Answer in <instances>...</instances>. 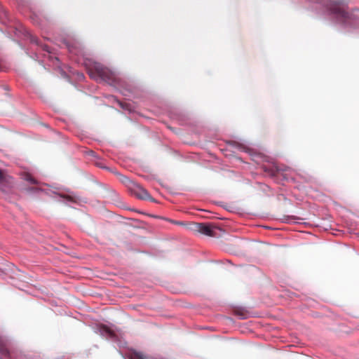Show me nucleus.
Instances as JSON below:
<instances>
[{
    "instance_id": "obj_4",
    "label": "nucleus",
    "mask_w": 359,
    "mask_h": 359,
    "mask_svg": "<svg viewBox=\"0 0 359 359\" xmlns=\"http://www.w3.org/2000/svg\"><path fill=\"white\" fill-rule=\"evenodd\" d=\"M129 190L132 195L135 196L139 199L155 201L154 198L151 196L147 190L139 184L131 182L129 185Z\"/></svg>"
},
{
    "instance_id": "obj_3",
    "label": "nucleus",
    "mask_w": 359,
    "mask_h": 359,
    "mask_svg": "<svg viewBox=\"0 0 359 359\" xmlns=\"http://www.w3.org/2000/svg\"><path fill=\"white\" fill-rule=\"evenodd\" d=\"M190 229L196 233H200L205 236L215 237L216 236L215 230L219 229L215 226L206 223L193 222L190 224Z\"/></svg>"
},
{
    "instance_id": "obj_1",
    "label": "nucleus",
    "mask_w": 359,
    "mask_h": 359,
    "mask_svg": "<svg viewBox=\"0 0 359 359\" xmlns=\"http://www.w3.org/2000/svg\"><path fill=\"white\" fill-rule=\"evenodd\" d=\"M327 6L344 23L351 24L352 20L359 19V10L349 13L346 11L347 5L343 1H330Z\"/></svg>"
},
{
    "instance_id": "obj_9",
    "label": "nucleus",
    "mask_w": 359,
    "mask_h": 359,
    "mask_svg": "<svg viewBox=\"0 0 359 359\" xmlns=\"http://www.w3.org/2000/svg\"><path fill=\"white\" fill-rule=\"evenodd\" d=\"M84 67H100V64L97 62L91 61L90 60H88V61L86 62Z\"/></svg>"
},
{
    "instance_id": "obj_8",
    "label": "nucleus",
    "mask_w": 359,
    "mask_h": 359,
    "mask_svg": "<svg viewBox=\"0 0 359 359\" xmlns=\"http://www.w3.org/2000/svg\"><path fill=\"white\" fill-rule=\"evenodd\" d=\"M99 330L102 334L105 333V334H108L109 336H112L114 334L113 331L109 327H108L107 326L104 325H102L101 326L100 325L99 326Z\"/></svg>"
},
{
    "instance_id": "obj_11",
    "label": "nucleus",
    "mask_w": 359,
    "mask_h": 359,
    "mask_svg": "<svg viewBox=\"0 0 359 359\" xmlns=\"http://www.w3.org/2000/svg\"><path fill=\"white\" fill-rule=\"evenodd\" d=\"M134 359H147V358L141 353H136L134 355Z\"/></svg>"
},
{
    "instance_id": "obj_12",
    "label": "nucleus",
    "mask_w": 359,
    "mask_h": 359,
    "mask_svg": "<svg viewBox=\"0 0 359 359\" xmlns=\"http://www.w3.org/2000/svg\"><path fill=\"white\" fill-rule=\"evenodd\" d=\"M43 49L44 50H46V51L48 52V53H50V50H49V48H48V46L47 45H44V46H43Z\"/></svg>"
},
{
    "instance_id": "obj_7",
    "label": "nucleus",
    "mask_w": 359,
    "mask_h": 359,
    "mask_svg": "<svg viewBox=\"0 0 359 359\" xmlns=\"http://www.w3.org/2000/svg\"><path fill=\"white\" fill-rule=\"evenodd\" d=\"M11 353L6 345L3 344L0 342V358L3 359V358H11Z\"/></svg>"
},
{
    "instance_id": "obj_6",
    "label": "nucleus",
    "mask_w": 359,
    "mask_h": 359,
    "mask_svg": "<svg viewBox=\"0 0 359 359\" xmlns=\"http://www.w3.org/2000/svg\"><path fill=\"white\" fill-rule=\"evenodd\" d=\"M65 46L68 48L70 52L77 53L79 51V44L75 41H69L67 40L64 41Z\"/></svg>"
},
{
    "instance_id": "obj_10",
    "label": "nucleus",
    "mask_w": 359,
    "mask_h": 359,
    "mask_svg": "<svg viewBox=\"0 0 359 359\" xmlns=\"http://www.w3.org/2000/svg\"><path fill=\"white\" fill-rule=\"evenodd\" d=\"M25 180L33 184H35L37 183L36 180L35 179H34L30 175H27L25 177Z\"/></svg>"
},
{
    "instance_id": "obj_13",
    "label": "nucleus",
    "mask_w": 359,
    "mask_h": 359,
    "mask_svg": "<svg viewBox=\"0 0 359 359\" xmlns=\"http://www.w3.org/2000/svg\"><path fill=\"white\" fill-rule=\"evenodd\" d=\"M61 69V74L63 75V73H64L63 70H62V69Z\"/></svg>"
},
{
    "instance_id": "obj_5",
    "label": "nucleus",
    "mask_w": 359,
    "mask_h": 359,
    "mask_svg": "<svg viewBox=\"0 0 359 359\" xmlns=\"http://www.w3.org/2000/svg\"><path fill=\"white\" fill-rule=\"evenodd\" d=\"M11 183V177L0 169V189L3 192H8Z\"/></svg>"
},
{
    "instance_id": "obj_14",
    "label": "nucleus",
    "mask_w": 359,
    "mask_h": 359,
    "mask_svg": "<svg viewBox=\"0 0 359 359\" xmlns=\"http://www.w3.org/2000/svg\"><path fill=\"white\" fill-rule=\"evenodd\" d=\"M79 78L83 77V74L79 75Z\"/></svg>"
},
{
    "instance_id": "obj_2",
    "label": "nucleus",
    "mask_w": 359,
    "mask_h": 359,
    "mask_svg": "<svg viewBox=\"0 0 359 359\" xmlns=\"http://www.w3.org/2000/svg\"><path fill=\"white\" fill-rule=\"evenodd\" d=\"M86 72L90 77L96 81H112L114 76L110 69H86Z\"/></svg>"
}]
</instances>
